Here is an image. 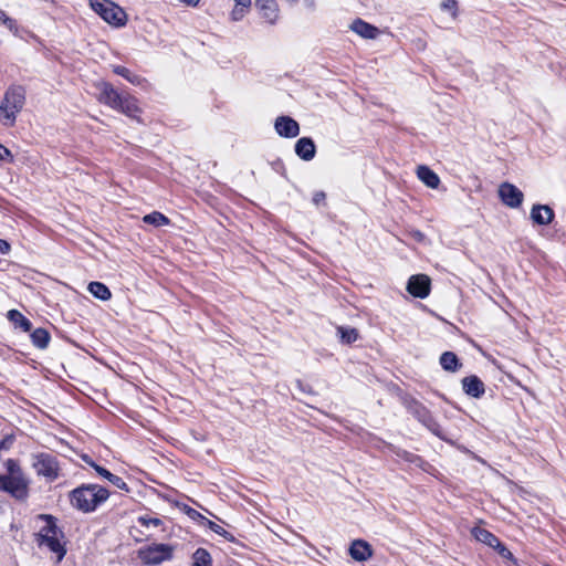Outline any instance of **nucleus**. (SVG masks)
I'll return each mask as SVG.
<instances>
[{
	"instance_id": "nucleus-13",
	"label": "nucleus",
	"mask_w": 566,
	"mask_h": 566,
	"mask_svg": "<svg viewBox=\"0 0 566 566\" xmlns=\"http://www.w3.org/2000/svg\"><path fill=\"white\" fill-rule=\"evenodd\" d=\"M295 153L305 161L312 160L316 154V146L313 139L310 137L300 138L295 144Z\"/></svg>"
},
{
	"instance_id": "nucleus-26",
	"label": "nucleus",
	"mask_w": 566,
	"mask_h": 566,
	"mask_svg": "<svg viewBox=\"0 0 566 566\" xmlns=\"http://www.w3.org/2000/svg\"><path fill=\"white\" fill-rule=\"evenodd\" d=\"M113 72L119 76L126 78L129 83L134 85H139L142 83V78L138 75L133 74L127 67L122 65L113 66Z\"/></svg>"
},
{
	"instance_id": "nucleus-27",
	"label": "nucleus",
	"mask_w": 566,
	"mask_h": 566,
	"mask_svg": "<svg viewBox=\"0 0 566 566\" xmlns=\"http://www.w3.org/2000/svg\"><path fill=\"white\" fill-rule=\"evenodd\" d=\"M337 335L340 337V340L344 344H352L358 337V333H357V331L355 328L343 327V326H339L337 328Z\"/></svg>"
},
{
	"instance_id": "nucleus-3",
	"label": "nucleus",
	"mask_w": 566,
	"mask_h": 566,
	"mask_svg": "<svg viewBox=\"0 0 566 566\" xmlns=\"http://www.w3.org/2000/svg\"><path fill=\"white\" fill-rule=\"evenodd\" d=\"M25 104V91L22 86L11 85L0 102V123L6 127L14 126L18 114Z\"/></svg>"
},
{
	"instance_id": "nucleus-33",
	"label": "nucleus",
	"mask_w": 566,
	"mask_h": 566,
	"mask_svg": "<svg viewBox=\"0 0 566 566\" xmlns=\"http://www.w3.org/2000/svg\"><path fill=\"white\" fill-rule=\"evenodd\" d=\"M493 548H495L503 558L511 559L513 556L512 553L500 541L499 546H493Z\"/></svg>"
},
{
	"instance_id": "nucleus-9",
	"label": "nucleus",
	"mask_w": 566,
	"mask_h": 566,
	"mask_svg": "<svg viewBox=\"0 0 566 566\" xmlns=\"http://www.w3.org/2000/svg\"><path fill=\"white\" fill-rule=\"evenodd\" d=\"M499 196L503 203L510 208H518L524 198L523 192L510 182H504L500 186Z\"/></svg>"
},
{
	"instance_id": "nucleus-29",
	"label": "nucleus",
	"mask_w": 566,
	"mask_h": 566,
	"mask_svg": "<svg viewBox=\"0 0 566 566\" xmlns=\"http://www.w3.org/2000/svg\"><path fill=\"white\" fill-rule=\"evenodd\" d=\"M441 9L449 11L453 19L458 17V1L457 0H443L441 2Z\"/></svg>"
},
{
	"instance_id": "nucleus-7",
	"label": "nucleus",
	"mask_w": 566,
	"mask_h": 566,
	"mask_svg": "<svg viewBox=\"0 0 566 566\" xmlns=\"http://www.w3.org/2000/svg\"><path fill=\"white\" fill-rule=\"evenodd\" d=\"M0 489L10 493L17 500L28 497V481L20 475H0Z\"/></svg>"
},
{
	"instance_id": "nucleus-16",
	"label": "nucleus",
	"mask_w": 566,
	"mask_h": 566,
	"mask_svg": "<svg viewBox=\"0 0 566 566\" xmlns=\"http://www.w3.org/2000/svg\"><path fill=\"white\" fill-rule=\"evenodd\" d=\"M554 217L553 210L548 206L535 205L531 211L532 220L541 226H545L552 222Z\"/></svg>"
},
{
	"instance_id": "nucleus-12",
	"label": "nucleus",
	"mask_w": 566,
	"mask_h": 566,
	"mask_svg": "<svg viewBox=\"0 0 566 566\" xmlns=\"http://www.w3.org/2000/svg\"><path fill=\"white\" fill-rule=\"evenodd\" d=\"M349 29L355 32L357 35H359L363 39L366 40H375L380 34V31L377 27L364 21L363 19H355L350 25Z\"/></svg>"
},
{
	"instance_id": "nucleus-14",
	"label": "nucleus",
	"mask_w": 566,
	"mask_h": 566,
	"mask_svg": "<svg viewBox=\"0 0 566 566\" xmlns=\"http://www.w3.org/2000/svg\"><path fill=\"white\" fill-rule=\"evenodd\" d=\"M370 545L361 539H356L352 543L349 554L353 559L357 562L367 560L371 556Z\"/></svg>"
},
{
	"instance_id": "nucleus-19",
	"label": "nucleus",
	"mask_w": 566,
	"mask_h": 566,
	"mask_svg": "<svg viewBox=\"0 0 566 566\" xmlns=\"http://www.w3.org/2000/svg\"><path fill=\"white\" fill-rule=\"evenodd\" d=\"M471 534L478 542H481L490 547L499 546L500 539L485 528L473 527L471 530Z\"/></svg>"
},
{
	"instance_id": "nucleus-8",
	"label": "nucleus",
	"mask_w": 566,
	"mask_h": 566,
	"mask_svg": "<svg viewBox=\"0 0 566 566\" xmlns=\"http://www.w3.org/2000/svg\"><path fill=\"white\" fill-rule=\"evenodd\" d=\"M174 547L168 544H153L139 552L146 564L157 565L172 557Z\"/></svg>"
},
{
	"instance_id": "nucleus-2",
	"label": "nucleus",
	"mask_w": 566,
	"mask_h": 566,
	"mask_svg": "<svg viewBox=\"0 0 566 566\" xmlns=\"http://www.w3.org/2000/svg\"><path fill=\"white\" fill-rule=\"evenodd\" d=\"M109 496L108 491L98 484H83L70 493V501L76 510L90 513Z\"/></svg>"
},
{
	"instance_id": "nucleus-28",
	"label": "nucleus",
	"mask_w": 566,
	"mask_h": 566,
	"mask_svg": "<svg viewBox=\"0 0 566 566\" xmlns=\"http://www.w3.org/2000/svg\"><path fill=\"white\" fill-rule=\"evenodd\" d=\"M192 559H193L192 566H211V556L203 548H198L193 553Z\"/></svg>"
},
{
	"instance_id": "nucleus-21",
	"label": "nucleus",
	"mask_w": 566,
	"mask_h": 566,
	"mask_svg": "<svg viewBox=\"0 0 566 566\" xmlns=\"http://www.w3.org/2000/svg\"><path fill=\"white\" fill-rule=\"evenodd\" d=\"M7 317L15 327L21 328L23 332L31 329V322L17 310H10Z\"/></svg>"
},
{
	"instance_id": "nucleus-24",
	"label": "nucleus",
	"mask_w": 566,
	"mask_h": 566,
	"mask_svg": "<svg viewBox=\"0 0 566 566\" xmlns=\"http://www.w3.org/2000/svg\"><path fill=\"white\" fill-rule=\"evenodd\" d=\"M31 339L34 346L43 349L46 348L50 342V334L44 328H36L31 334Z\"/></svg>"
},
{
	"instance_id": "nucleus-15",
	"label": "nucleus",
	"mask_w": 566,
	"mask_h": 566,
	"mask_svg": "<svg viewBox=\"0 0 566 566\" xmlns=\"http://www.w3.org/2000/svg\"><path fill=\"white\" fill-rule=\"evenodd\" d=\"M255 6L268 22L275 23L279 12L275 0H255Z\"/></svg>"
},
{
	"instance_id": "nucleus-6",
	"label": "nucleus",
	"mask_w": 566,
	"mask_h": 566,
	"mask_svg": "<svg viewBox=\"0 0 566 566\" xmlns=\"http://www.w3.org/2000/svg\"><path fill=\"white\" fill-rule=\"evenodd\" d=\"M32 467L36 474L48 481H54L59 476L60 467L54 455L50 453H38L32 455Z\"/></svg>"
},
{
	"instance_id": "nucleus-1",
	"label": "nucleus",
	"mask_w": 566,
	"mask_h": 566,
	"mask_svg": "<svg viewBox=\"0 0 566 566\" xmlns=\"http://www.w3.org/2000/svg\"><path fill=\"white\" fill-rule=\"evenodd\" d=\"M97 88V99L99 103L118 111L126 116L138 119L140 108L137 99L128 93H119L112 84L107 82H98L95 84Z\"/></svg>"
},
{
	"instance_id": "nucleus-10",
	"label": "nucleus",
	"mask_w": 566,
	"mask_h": 566,
	"mask_svg": "<svg viewBox=\"0 0 566 566\" xmlns=\"http://www.w3.org/2000/svg\"><path fill=\"white\" fill-rule=\"evenodd\" d=\"M407 291L415 297L424 298L430 293V279L424 274L410 276Z\"/></svg>"
},
{
	"instance_id": "nucleus-43",
	"label": "nucleus",
	"mask_w": 566,
	"mask_h": 566,
	"mask_svg": "<svg viewBox=\"0 0 566 566\" xmlns=\"http://www.w3.org/2000/svg\"><path fill=\"white\" fill-rule=\"evenodd\" d=\"M6 443H7V440L1 441V442H0V448L4 447V446H6Z\"/></svg>"
},
{
	"instance_id": "nucleus-25",
	"label": "nucleus",
	"mask_w": 566,
	"mask_h": 566,
	"mask_svg": "<svg viewBox=\"0 0 566 566\" xmlns=\"http://www.w3.org/2000/svg\"><path fill=\"white\" fill-rule=\"evenodd\" d=\"M143 221L147 224H153L155 227L168 226L170 223V220L165 214L158 211H154L149 214L144 216Z\"/></svg>"
},
{
	"instance_id": "nucleus-41",
	"label": "nucleus",
	"mask_w": 566,
	"mask_h": 566,
	"mask_svg": "<svg viewBox=\"0 0 566 566\" xmlns=\"http://www.w3.org/2000/svg\"><path fill=\"white\" fill-rule=\"evenodd\" d=\"M180 1L188 6L197 7L200 0H180Z\"/></svg>"
},
{
	"instance_id": "nucleus-34",
	"label": "nucleus",
	"mask_w": 566,
	"mask_h": 566,
	"mask_svg": "<svg viewBox=\"0 0 566 566\" xmlns=\"http://www.w3.org/2000/svg\"><path fill=\"white\" fill-rule=\"evenodd\" d=\"M493 548H495L503 558L511 559L513 556L512 553L500 541L499 546H493Z\"/></svg>"
},
{
	"instance_id": "nucleus-30",
	"label": "nucleus",
	"mask_w": 566,
	"mask_h": 566,
	"mask_svg": "<svg viewBox=\"0 0 566 566\" xmlns=\"http://www.w3.org/2000/svg\"><path fill=\"white\" fill-rule=\"evenodd\" d=\"M248 9V7L234 4V8L231 12V19L233 21H240L245 15Z\"/></svg>"
},
{
	"instance_id": "nucleus-36",
	"label": "nucleus",
	"mask_w": 566,
	"mask_h": 566,
	"mask_svg": "<svg viewBox=\"0 0 566 566\" xmlns=\"http://www.w3.org/2000/svg\"><path fill=\"white\" fill-rule=\"evenodd\" d=\"M8 158H11L10 150L0 144V160H6Z\"/></svg>"
},
{
	"instance_id": "nucleus-20",
	"label": "nucleus",
	"mask_w": 566,
	"mask_h": 566,
	"mask_svg": "<svg viewBox=\"0 0 566 566\" xmlns=\"http://www.w3.org/2000/svg\"><path fill=\"white\" fill-rule=\"evenodd\" d=\"M84 459H86V457ZM85 461L91 467H93L95 469V471L98 473V475H101V476L105 478L106 480H108L113 485L117 486L118 489H125L126 488V483L124 482V480L122 478L111 473L108 470L97 465L94 462H91V461H87V460H85Z\"/></svg>"
},
{
	"instance_id": "nucleus-37",
	"label": "nucleus",
	"mask_w": 566,
	"mask_h": 566,
	"mask_svg": "<svg viewBox=\"0 0 566 566\" xmlns=\"http://www.w3.org/2000/svg\"><path fill=\"white\" fill-rule=\"evenodd\" d=\"M9 252H10V244L6 240L0 239V253L8 254Z\"/></svg>"
},
{
	"instance_id": "nucleus-22",
	"label": "nucleus",
	"mask_w": 566,
	"mask_h": 566,
	"mask_svg": "<svg viewBox=\"0 0 566 566\" xmlns=\"http://www.w3.org/2000/svg\"><path fill=\"white\" fill-rule=\"evenodd\" d=\"M87 289L96 298L102 301H107L112 297L109 289L101 282H91Z\"/></svg>"
},
{
	"instance_id": "nucleus-32",
	"label": "nucleus",
	"mask_w": 566,
	"mask_h": 566,
	"mask_svg": "<svg viewBox=\"0 0 566 566\" xmlns=\"http://www.w3.org/2000/svg\"><path fill=\"white\" fill-rule=\"evenodd\" d=\"M206 521H207V524H208L209 528L211 531H213L214 533H217L219 535H222V536H227L228 535V532L222 526L216 524L212 521H209V520H206Z\"/></svg>"
},
{
	"instance_id": "nucleus-4",
	"label": "nucleus",
	"mask_w": 566,
	"mask_h": 566,
	"mask_svg": "<svg viewBox=\"0 0 566 566\" xmlns=\"http://www.w3.org/2000/svg\"><path fill=\"white\" fill-rule=\"evenodd\" d=\"M46 521V525L40 532V545L48 547L51 552L56 554V562H61L66 551L61 542L62 533L57 530L54 518L51 515H42Z\"/></svg>"
},
{
	"instance_id": "nucleus-5",
	"label": "nucleus",
	"mask_w": 566,
	"mask_h": 566,
	"mask_svg": "<svg viewBox=\"0 0 566 566\" xmlns=\"http://www.w3.org/2000/svg\"><path fill=\"white\" fill-rule=\"evenodd\" d=\"M92 9L107 23L122 27L126 23V13L108 0H91Z\"/></svg>"
},
{
	"instance_id": "nucleus-11",
	"label": "nucleus",
	"mask_w": 566,
	"mask_h": 566,
	"mask_svg": "<svg viewBox=\"0 0 566 566\" xmlns=\"http://www.w3.org/2000/svg\"><path fill=\"white\" fill-rule=\"evenodd\" d=\"M275 132L285 138H294L300 134L298 123L290 116H279L274 124Z\"/></svg>"
},
{
	"instance_id": "nucleus-35",
	"label": "nucleus",
	"mask_w": 566,
	"mask_h": 566,
	"mask_svg": "<svg viewBox=\"0 0 566 566\" xmlns=\"http://www.w3.org/2000/svg\"><path fill=\"white\" fill-rule=\"evenodd\" d=\"M7 468H8V471H9V475H20V468L19 465L17 464L15 461L13 460H8L7 461Z\"/></svg>"
},
{
	"instance_id": "nucleus-39",
	"label": "nucleus",
	"mask_w": 566,
	"mask_h": 566,
	"mask_svg": "<svg viewBox=\"0 0 566 566\" xmlns=\"http://www.w3.org/2000/svg\"><path fill=\"white\" fill-rule=\"evenodd\" d=\"M187 514H188L190 517H192V518H195L196 516H198V517H200V518H202V520H206V518H205L200 513H198V512H197L196 510H193V509H188V510H187Z\"/></svg>"
},
{
	"instance_id": "nucleus-31",
	"label": "nucleus",
	"mask_w": 566,
	"mask_h": 566,
	"mask_svg": "<svg viewBox=\"0 0 566 566\" xmlns=\"http://www.w3.org/2000/svg\"><path fill=\"white\" fill-rule=\"evenodd\" d=\"M139 523L144 526H154L157 527L161 524V521L156 517H139Z\"/></svg>"
},
{
	"instance_id": "nucleus-38",
	"label": "nucleus",
	"mask_w": 566,
	"mask_h": 566,
	"mask_svg": "<svg viewBox=\"0 0 566 566\" xmlns=\"http://www.w3.org/2000/svg\"><path fill=\"white\" fill-rule=\"evenodd\" d=\"M324 199H325V193L324 192H317V193L314 195L313 201H314V203L318 205Z\"/></svg>"
},
{
	"instance_id": "nucleus-17",
	"label": "nucleus",
	"mask_w": 566,
	"mask_h": 566,
	"mask_svg": "<svg viewBox=\"0 0 566 566\" xmlns=\"http://www.w3.org/2000/svg\"><path fill=\"white\" fill-rule=\"evenodd\" d=\"M462 387L465 394L479 398L484 394V384L476 376H469L462 379Z\"/></svg>"
},
{
	"instance_id": "nucleus-23",
	"label": "nucleus",
	"mask_w": 566,
	"mask_h": 566,
	"mask_svg": "<svg viewBox=\"0 0 566 566\" xmlns=\"http://www.w3.org/2000/svg\"><path fill=\"white\" fill-rule=\"evenodd\" d=\"M440 365L447 371H455L460 366L457 355L452 352H444L441 355Z\"/></svg>"
},
{
	"instance_id": "nucleus-40",
	"label": "nucleus",
	"mask_w": 566,
	"mask_h": 566,
	"mask_svg": "<svg viewBox=\"0 0 566 566\" xmlns=\"http://www.w3.org/2000/svg\"><path fill=\"white\" fill-rule=\"evenodd\" d=\"M234 3L238 4V6L250 8L251 0H234Z\"/></svg>"
},
{
	"instance_id": "nucleus-18",
	"label": "nucleus",
	"mask_w": 566,
	"mask_h": 566,
	"mask_svg": "<svg viewBox=\"0 0 566 566\" xmlns=\"http://www.w3.org/2000/svg\"><path fill=\"white\" fill-rule=\"evenodd\" d=\"M417 176L429 188L436 189L440 184L439 176L427 166H419Z\"/></svg>"
},
{
	"instance_id": "nucleus-42",
	"label": "nucleus",
	"mask_w": 566,
	"mask_h": 566,
	"mask_svg": "<svg viewBox=\"0 0 566 566\" xmlns=\"http://www.w3.org/2000/svg\"><path fill=\"white\" fill-rule=\"evenodd\" d=\"M415 238H417V239L421 240V239L423 238V235H422V233H421V232L417 231V232L415 233Z\"/></svg>"
}]
</instances>
